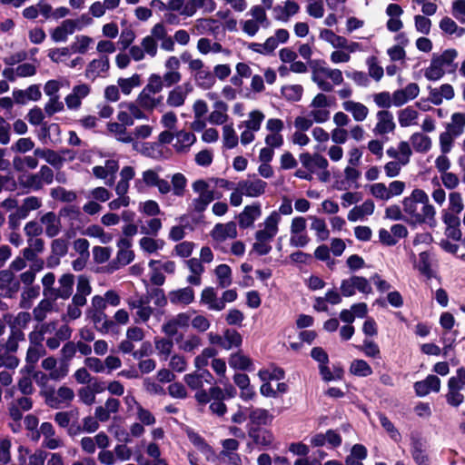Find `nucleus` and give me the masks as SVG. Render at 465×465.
Listing matches in <instances>:
<instances>
[{
  "label": "nucleus",
  "mask_w": 465,
  "mask_h": 465,
  "mask_svg": "<svg viewBox=\"0 0 465 465\" xmlns=\"http://www.w3.org/2000/svg\"><path fill=\"white\" fill-rule=\"evenodd\" d=\"M214 182L216 185L221 186L226 183V181L223 179H211L208 181L198 179L192 183V189L197 194V197L193 199L190 203V210L192 212L203 213L214 199L220 198V195L216 194L213 188L212 183Z\"/></svg>",
  "instance_id": "3"
},
{
  "label": "nucleus",
  "mask_w": 465,
  "mask_h": 465,
  "mask_svg": "<svg viewBox=\"0 0 465 465\" xmlns=\"http://www.w3.org/2000/svg\"><path fill=\"white\" fill-rule=\"evenodd\" d=\"M42 226L45 228V234L53 238L59 234L61 231L60 218L54 213L48 212L45 213L40 219Z\"/></svg>",
  "instance_id": "35"
},
{
  "label": "nucleus",
  "mask_w": 465,
  "mask_h": 465,
  "mask_svg": "<svg viewBox=\"0 0 465 465\" xmlns=\"http://www.w3.org/2000/svg\"><path fill=\"white\" fill-rule=\"evenodd\" d=\"M375 205L372 200H366L361 205L354 206L348 213V220L350 222H357L363 220L365 217L373 213Z\"/></svg>",
  "instance_id": "40"
},
{
  "label": "nucleus",
  "mask_w": 465,
  "mask_h": 465,
  "mask_svg": "<svg viewBox=\"0 0 465 465\" xmlns=\"http://www.w3.org/2000/svg\"><path fill=\"white\" fill-rule=\"evenodd\" d=\"M196 135L186 130H179L174 132V139L173 142V149L177 153H187L191 147L196 143Z\"/></svg>",
  "instance_id": "21"
},
{
  "label": "nucleus",
  "mask_w": 465,
  "mask_h": 465,
  "mask_svg": "<svg viewBox=\"0 0 465 465\" xmlns=\"http://www.w3.org/2000/svg\"><path fill=\"white\" fill-rule=\"evenodd\" d=\"M55 300L46 298L43 299L38 305L34 309L33 314L37 322H43L47 314L54 309V302Z\"/></svg>",
  "instance_id": "60"
},
{
  "label": "nucleus",
  "mask_w": 465,
  "mask_h": 465,
  "mask_svg": "<svg viewBox=\"0 0 465 465\" xmlns=\"http://www.w3.org/2000/svg\"><path fill=\"white\" fill-rule=\"evenodd\" d=\"M212 374L207 371L202 372H193L186 374L183 378L185 383L192 390H200L203 386V382L211 383Z\"/></svg>",
  "instance_id": "44"
},
{
  "label": "nucleus",
  "mask_w": 465,
  "mask_h": 465,
  "mask_svg": "<svg viewBox=\"0 0 465 465\" xmlns=\"http://www.w3.org/2000/svg\"><path fill=\"white\" fill-rule=\"evenodd\" d=\"M299 160L303 168L307 169L312 173H317L321 181L326 182L329 180V163L322 154L317 153H302L300 154Z\"/></svg>",
  "instance_id": "9"
},
{
  "label": "nucleus",
  "mask_w": 465,
  "mask_h": 465,
  "mask_svg": "<svg viewBox=\"0 0 465 465\" xmlns=\"http://www.w3.org/2000/svg\"><path fill=\"white\" fill-rule=\"evenodd\" d=\"M193 85L183 83L173 88L167 95L166 104L170 107H181L184 104L187 96L192 93Z\"/></svg>",
  "instance_id": "22"
},
{
  "label": "nucleus",
  "mask_w": 465,
  "mask_h": 465,
  "mask_svg": "<svg viewBox=\"0 0 465 465\" xmlns=\"http://www.w3.org/2000/svg\"><path fill=\"white\" fill-rule=\"evenodd\" d=\"M193 79L195 84L203 90L210 89L215 84V76L208 68L195 74Z\"/></svg>",
  "instance_id": "58"
},
{
  "label": "nucleus",
  "mask_w": 465,
  "mask_h": 465,
  "mask_svg": "<svg viewBox=\"0 0 465 465\" xmlns=\"http://www.w3.org/2000/svg\"><path fill=\"white\" fill-rule=\"evenodd\" d=\"M240 190L247 197H259L265 193L267 183L253 176L238 182Z\"/></svg>",
  "instance_id": "20"
},
{
  "label": "nucleus",
  "mask_w": 465,
  "mask_h": 465,
  "mask_svg": "<svg viewBox=\"0 0 465 465\" xmlns=\"http://www.w3.org/2000/svg\"><path fill=\"white\" fill-rule=\"evenodd\" d=\"M419 113L411 106L398 112V121L401 127H409L417 124Z\"/></svg>",
  "instance_id": "52"
},
{
  "label": "nucleus",
  "mask_w": 465,
  "mask_h": 465,
  "mask_svg": "<svg viewBox=\"0 0 465 465\" xmlns=\"http://www.w3.org/2000/svg\"><path fill=\"white\" fill-rule=\"evenodd\" d=\"M386 154L392 159L384 165V173L388 178L400 175L402 168L410 163L412 149L410 143L401 141L397 147L391 146L386 150Z\"/></svg>",
  "instance_id": "4"
},
{
  "label": "nucleus",
  "mask_w": 465,
  "mask_h": 465,
  "mask_svg": "<svg viewBox=\"0 0 465 465\" xmlns=\"http://www.w3.org/2000/svg\"><path fill=\"white\" fill-rule=\"evenodd\" d=\"M191 314L189 312H180L168 321L163 326L162 331L169 337H173L179 330H185L190 326Z\"/></svg>",
  "instance_id": "17"
},
{
  "label": "nucleus",
  "mask_w": 465,
  "mask_h": 465,
  "mask_svg": "<svg viewBox=\"0 0 465 465\" xmlns=\"http://www.w3.org/2000/svg\"><path fill=\"white\" fill-rule=\"evenodd\" d=\"M187 436L193 446L197 448V450L203 454L207 460H211L213 457L214 452L213 448L198 433L192 430H188Z\"/></svg>",
  "instance_id": "45"
},
{
  "label": "nucleus",
  "mask_w": 465,
  "mask_h": 465,
  "mask_svg": "<svg viewBox=\"0 0 465 465\" xmlns=\"http://www.w3.org/2000/svg\"><path fill=\"white\" fill-rule=\"evenodd\" d=\"M457 55L455 49H447L440 54H433L429 67L425 70V77L430 81L440 80L445 74L446 69L451 66Z\"/></svg>",
  "instance_id": "6"
},
{
  "label": "nucleus",
  "mask_w": 465,
  "mask_h": 465,
  "mask_svg": "<svg viewBox=\"0 0 465 465\" xmlns=\"http://www.w3.org/2000/svg\"><path fill=\"white\" fill-rule=\"evenodd\" d=\"M264 119V114L256 109L251 111L247 114V119L239 124L238 128L242 130L240 142L242 145H247L254 141L255 134L261 129Z\"/></svg>",
  "instance_id": "7"
},
{
  "label": "nucleus",
  "mask_w": 465,
  "mask_h": 465,
  "mask_svg": "<svg viewBox=\"0 0 465 465\" xmlns=\"http://www.w3.org/2000/svg\"><path fill=\"white\" fill-rule=\"evenodd\" d=\"M217 282L221 288H227L232 282V270L227 264H220L214 270Z\"/></svg>",
  "instance_id": "56"
},
{
  "label": "nucleus",
  "mask_w": 465,
  "mask_h": 465,
  "mask_svg": "<svg viewBox=\"0 0 465 465\" xmlns=\"http://www.w3.org/2000/svg\"><path fill=\"white\" fill-rule=\"evenodd\" d=\"M200 302L211 311L220 312L224 309V304L217 297V293L213 287H206L202 291Z\"/></svg>",
  "instance_id": "38"
},
{
  "label": "nucleus",
  "mask_w": 465,
  "mask_h": 465,
  "mask_svg": "<svg viewBox=\"0 0 465 465\" xmlns=\"http://www.w3.org/2000/svg\"><path fill=\"white\" fill-rule=\"evenodd\" d=\"M90 91V86L86 84L74 86L72 92L64 98L67 108L70 110L79 109L83 99L88 96Z\"/></svg>",
  "instance_id": "23"
},
{
  "label": "nucleus",
  "mask_w": 465,
  "mask_h": 465,
  "mask_svg": "<svg viewBox=\"0 0 465 465\" xmlns=\"http://www.w3.org/2000/svg\"><path fill=\"white\" fill-rule=\"evenodd\" d=\"M284 124L281 119L270 118L267 120L265 129L268 134L265 136L264 142L267 146L272 148H280L283 144V136L282 131Z\"/></svg>",
  "instance_id": "13"
},
{
  "label": "nucleus",
  "mask_w": 465,
  "mask_h": 465,
  "mask_svg": "<svg viewBox=\"0 0 465 465\" xmlns=\"http://www.w3.org/2000/svg\"><path fill=\"white\" fill-rule=\"evenodd\" d=\"M242 341L241 334L235 330H226L223 334V347L231 350L241 346Z\"/></svg>",
  "instance_id": "59"
},
{
  "label": "nucleus",
  "mask_w": 465,
  "mask_h": 465,
  "mask_svg": "<svg viewBox=\"0 0 465 465\" xmlns=\"http://www.w3.org/2000/svg\"><path fill=\"white\" fill-rule=\"evenodd\" d=\"M248 435L252 440L254 444L262 448H267L271 446L274 440L273 434L265 429L250 428L248 430Z\"/></svg>",
  "instance_id": "39"
},
{
  "label": "nucleus",
  "mask_w": 465,
  "mask_h": 465,
  "mask_svg": "<svg viewBox=\"0 0 465 465\" xmlns=\"http://www.w3.org/2000/svg\"><path fill=\"white\" fill-rule=\"evenodd\" d=\"M333 68L325 65H318L312 70V79L322 92H331L333 85L326 79Z\"/></svg>",
  "instance_id": "32"
},
{
  "label": "nucleus",
  "mask_w": 465,
  "mask_h": 465,
  "mask_svg": "<svg viewBox=\"0 0 465 465\" xmlns=\"http://www.w3.org/2000/svg\"><path fill=\"white\" fill-rule=\"evenodd\" d=\"M405 189V182L394 180L388 184H385L384 183H374L370 185L369 192L375 199L382 202H388L392 198L401 196Z\"/></svg>",
  "instance_id": "8"
},
{
  "label": "nucleus",
  "mask_w": 465,
  "mask_h": 465,
  "mask_svg": "<svg viewBox=\"0 0 465 465\" xmlns=\"http://www.w3.org/2000/svg\"><path fill=\"white\" fill-rule=\"evenodd\" d=\"M310 442L313 447H322L328 445L335 448L341 445V438L335 430H329L325 433H316L310 439Z\"/></svg>",
  "instance_id": "27"
},
{
  "label": "nucleus",
  "mask_w": 465,
  "mask_h": 465,
  "mask_svg": "<svg viewBox=\"0 0 465 465\" xmlns=\"http://www.w3.org/2000/svg\"><path fill=\"white\" fill-rule=\"evenodd\" d=\"M164 242L163 240L154 239L149 236H143L139 240V246L143 252L149 254L154 253L163 248Z\"/></svg>",
  "instance_id": "57"
},
{
  "label": "nucleus",
  "mask_w": 465,
  "mask_h": 465,
  "mask_svg": "<svg viewBox=\"0 0 465 465\" xmlns=\"http://www.w3.org/2000/svg\"><path fill=\"white\" fill-rule=\"evenodd\" d=\"M420 94V87L415 83L409 84L405 88L399 89L392 94V104L394 106H401L415 99Z\"/></svg>",
  "instance_id": "26"
},
{
  "label": "nucleus",
  "mask_w": 465,
  "mask_h": 465,
  "mask_svg": "<svg viewBox=\"0 0 465 465\" xmlns=\"http://www.w3.org/2000/svg\"><path fill=\"white\" fill-rule=\"evenodd\" d=\"M212 238L218 242L237 237V226L234 222L217 223L211 232Z\"/></svg>",
  "instance_id": "25"
},
{
  "label": "nucleus",
  "mask_w": 465,
  "mask_h": 465,
  "mask_svg": "<svg viewBox=\"0 0 465 465\" xmlns=\"http://www.w3.org/2000/svg\"><path fill=\"white\" fill-rule=\"evenodd\" d=\"M168 299L174 305L186 306L194 300V292L190 287L172 291L168 293Z\"/></svg>",
  "instance_id": "37"
},
{
  "label": "nucleus",
  "mask_w": 465,
  "mask_h": 465,
  "mask_svg": "<svg viewBox=\"0 0 465 465\" xmlns=\"http://www.w3.org/2000/svg\"><path fill=\"white\" fill-rule=\"evenodd\" d=\"M155 93H152L150 91H146V89H143L139 94L136 103L143 109L153 110L163 104V96H155Z\"/></svg>",
  "instance_id": "41"
},
{
  "label": "nucleus",
  "mask_w": 465,
  "mask_h": 465,
  "mask_svg": "<svg viewBox=\"0 0 465 465\" xmlns=\"http://www.w3.org/2000/svg\"><path fill=\"white\" fill-rule=\"evenodd\" d=\"M74 398V391L67 386H61L57 391L46 392V403L54 409H59L64 404L70 403Z\"/></svg>",
  "instance_id": "16"
},
{
  "label": "nucleus",
  "mask_w": 465,
  "mask_h": 465,
  "mask_svg": "<svg viewBox=\"0 0 465 465\" xmlns=\"http://www.w3.org/2000/svg\"><path fill=\"white\" fill-rule=\"evenodd\" d=\"M282 222L280 213L272 211L262 223L259 224L255 232V242L252 245V251L259 255H266L272 250L271 242L279 232V224Z\"/></svg>",
  "instance_id": "2"
},
{
  "label": "nucleus",
  "mask_w": 465,
  "mask_h": 465,
  "mask_svg": "<svg viewBox=\"0 0 465 465\" xmlns=\"http://www.w3.org/2000/svg\"><path fill=\"white\" fill-rule=\"evenodd\" d=\"M228 105L222 100H218L213 104V110L208 116V121L212 124L221 125L228 120Z\"/></svg>",
  "instance_id": "43"
},
{
  "label": "nucleus",
  "mask_w": 465,
  "mask_h": 465,
  "mask_svg": "<svg viewBox=\"0 0 465 465\" xmlns=\"http://www.w3.org/2000/svg\"><path fill=\"white\" fill-rule=\"evenodd\" d=\"M262 215L261 204L256 203L246 205L243 211L239 214V224L242 228L246 229L252 227L255 221Z\"/></svg>",
  "instance_id": "29"
},
{
  "label": "nucleus",
  "mask_w": 465,
  "mask_h": 465,
  "mask_svg": "<svg viewBox=\"0 0 465 465\" xmlns=\"http://www.w3.org/2000/svg\"><path fill=\"white\" fill-rule=\"evenodd\" d=\"M94 41L92 37L85 35H77L69 45L73 54H86L93 46Z\"/></svg>",
  "instance_id": "48"
},
{
  "label": "nucleus",
  "mask_w": 465,
  "mask_h": 465,
  "mask_svg": "<svg viewBox=\"0 0 465 465\" xmlns=\"http://www.w3.org/2000/svg\"><path fill=\"white\" fill-rule=\"evenodd\" d=\"M197 50L202 54H207L209 53H223L225 50L223 45L217 42H213L209 38H200L197 42Z\"/></svg>",
  "instance_id": "61"
},
{
  "label": "nucleus",
  "mask_w": 465,
  "mask_h": 465,
  "mask_svg": "<svg viewBox=\"0 0 465 465\" xmlns=\"http://www.w3.org/2000/svg\"><path fill=\"white\" fill-rule=\"evenodd\" d=\"M87 316L96 325L97 329L104 332H108L114 328V322L107 319L104 312L88 311Z\"/></svg>",
  "instance_id": "49"
},
{
  "label": "nucleus",
  "mask_w": 465,
  "mask_h": 465,
  "mask_svg": "<svg viewBox=\"0 0 465 465\" xmlns=\"http://www.w3.org/2000/svg\"><path fill=\"white\" fill-rule=\"evenodd\" d=\"M74 276L71 273L63 274L58 280V286L54 287L50 299H68L73 293Z\"/></svg>",
  "instance_id": "24"
},
{
  "label": "nucleus",
  "mask_w": 465,
  "mask_h": 465,
  "mask_svg": "<svg viewBox=\"0 0 465 465\" xmlns=\"http://www.w3.org/2000/svg\"><path fill=\"white\" fill-rule=\"evenodd\" d=\"M223 142L224 147L232 149L237 146L239 137L233 128L232 124H225L223 127Z\"/></svg>",
  "instance_id": "64"
},
{
  "label": "nucleus",
  "mask_w": 465,
  "mask_h": 465,
  "mask_svg": "<svg viewBox=\"0 0 465 465\" xmlns=\"http://www.w3.org/2000/svg\"><path fill=\"white\" fill-rule=\"evenodd\" d=\"M120 179L115 184L114 191L117 196H128L130 181L135 177V169L131 165L124 166L119 173Z\"/></svg>",
  "instance_id": "30"
},
{
  "label": "nucleus",
  "mask_w": 465,
  "mask_h": 465,
  "mask_svg": "<svg viewBox=\"0 0 465 465\" xmlns=\"http://www.w3.org/2000/svg\"><path fill=\"white\" fill-rule=\"evenodd\" d=\"M405 221L411 224L427 223L433 226L436 223V210L430 203L428 194L422 190L416 188L411 194L404 197L402 202Z\"/></svg>",
  "instance_id": "1"
},
{
  "label": "nucleus",
  "mask_w": 465,
  "mask_h": 465,
  "mask_svg": "<svg viewBox=\"0 0 465 465\" xmlns=\"http://www.w3.org/2000/svg\"><path fill=\"white\" fill-rule=\"evenodd\" d=\"M410 145L414 149L416 153H426L432 146L431 139L424 134L423 133H414L410 137Z\"/></svg>",
  "instance_id": "42"
},
{
  "label": "nucleus",
  "mask_w": 465,
  "mask_h": 465,
  "mask_svg": "<svg viewBox=\"0 0 465 465\" xmlns=\"http://www.w3.org/2000/svg\"><path fill=\"white\" fill-rule=\"evenodd\" d=\"M343 110L351 114L356 122H363L369 114L368 107L362 103L354 100H345L341 103Z\"/></svg>",
  "instance_id": "33"
},
{
  "label": "nucleus",
  "mask_w": 465,
  "mask_h": 465,
  "mask_svg": "<svg viewBox=\"0 0 465 465\" xmlns=\"http://www.w3.org/2000/svg\"><path fill=\"white\" fill-rule=\"evenodd\" d=\"M128 308L133 312L135 323H145L153 315L154 310L150 305L149 298L145 295H134L126 300Z\"/></svg>",
  "instance_id": "10"
},
{
  "label": "nucleus",
  "mask_w": 465,
  "mask_h": 465,
  "mask_svg": "<svg viewBox=\"0 0 465 465\" xmlns=\"http://www.w3.org/2000/svg\"><path fill=\"white\" fill-rule=\"evenodd\" d=\"M57 361L54 357H48L43 360L41 366L45 371H49V378L54 381L64 379L68 373V367L66 364H62L56 367Z\"/></svg>",
  "instance_id": "36"
},
{
  "label": "nucleus",
  "mask_w": 465,
  "mask_h": 465,
  "mask_svg": "<svg viewBox=\"0 0 465 465\" xmlns=\"http://www.w3.org/2000/svg\"><path fill=\"white\" fill-rule=\"evenodd\" d=\"M35 156H38L45 160L49 164L54 168H60L63 165L64 159L54 151L45 149H36L34 153Z\"/></svg>",
  "instance_id": "62"
},
{
  "label": "nucleus",
  "mask_w": 465,
  "mask_h": 465,
  "mask_svg": "<svg viewBox=\"0 0 465 465\" xmlns=\"http://www.w3.org/2000/svg\"><path fill=\"white\" fill-rule=\"evenodd\" d=\"M178 348L185 352H193L202 346V338L196 334H189L180 341L176 340Z\"/></svg>",
  "instance_id": "55"
},
{
  "label": "nucleus",
  "mask_w": 465,
  "mask_h": 465,
  "mask_svg": "<svg viewBox=\"0 0 465 465\" xmlns=\"http://www.w3.org/2000/svg\"><path fill=\"white\" fill-rule=\"evenodd\" d=\"M222 450L219 453L220 460L227 465H242V458L237 453L240 443L235 439H225L221 441Z\"/></svg>",
  "instance_id": "14"
},
{
  "label": "nucleus",
  "mask_w": 465,
  "mask_h": 465,
  "mask_svg": "<svg viewBox=\"0 0 465 465\" xmlns=\"http://www.w3.org/2000/svg\"><path fill=\"white\" fill-rule=\"evenodd\" d=\"M40 436L43 437V447L48 450H54L64 446V439L56 433L54 427L50 422H43L40 425L35 439H39Z\"/></svg>",
  "instance_id": "12"
},
{
  "label": "nucleus",
  "mask_w": 465,
  "mask_h": 465,
  "mask_svg": "<svg viewBox=\"0 0 465 465\" xmlns=\"http://www.w3.org/2000/svg\"><path fill=\"white\" fill-rule=\"evenodd\" d=\"M109 66V58L106 55L94 59L88 64L85 69V76L93 80L99 76H104V74L107 73Z\"/></svg>",
  "instance_id": "31"
},
{
  "label": "nucleus",
  "mask_w": 465,
  "mask_h": 465,
  "mask_svg": "<svg viewBox=\"0 0 465 465\" xmlns=\"http://www.w3.org/2000/svg\"><path fill=\"white\" fill-rule=\"evenodd\" d=\"M341 291L342 295L346 297L354 295L356 291L364 294H369L371 292V286L366 278L352 276L341 282Z\"/></svg>",
  "instance_id": "15"
},
{
  "label": "nucleus",
  "mask_w": 465,
  "mask_h": 465,
  "mask_svg": "<svg viewBox=\"0 0 465 465\" xmlns=\"http://www.w3.org/2000/svg\"><path fill=\"white\" fill-rule=\"evenodd\" d=\"M107 127L108 131L114 134L118 141L125 143H129L133 141L131 134L126 131L125 125L119 123H109Z\"/></svg>",
  "instance_id": "63"
},
{
  "label": "nucleus",
  "mask_w": 465,
  "mask_h": 465,
  "mask_svg": "<svg viewBox=\"0 0 465 465\" xmlns=\"http://www.w3.org/2000/svg\"><path fill=\"white\" fill-rule=\"evenodd\" d=\"M83 27L80 19H65L50 32V37L54 43H65L70 35Z\"/></svg>",
  "instance_id": "11"
},
{
  "label": "nucleus",
  "mask_w": 465,
  "mask_h": 465,
  "mask_svg": "<svg viewBox=\"0 0 465 465\" xmlns=\"http://www.w3.org/2000/svg\"><path fill=\"white\" fill-rule=\"evenodd\" d=\"M228 362L229 366L234 370L249 371L252 366V360L242 351L232 353Z\"/></svg>",
  "instance_id": "51"
},
{
  "label": "nucleus",
  "mask_w": 465,
  "mask_h": 465,
  "mask_svg": "<svg viewBox=\"0 0 465 465\" xmlns=\"http://www.w3.org/2000/svg\"><path fill=\"white\" fill-rule=\"evenodd\" d=\"M376 117L377 124L373 129L375 134L384 135L394 131L396 125L391 112L386 110L379 111Z\"/></svg>",
  "instance_id": "28"
},
{
  "label": "nucleus",
  "mask_w": 465,
  "mask_h": 465,
  "mask_svg": "<svg viewBox=\"0 0 465 465\" xmlns=\"http://www.w3.org/2000/svg\"><path fill=\"white\" fill-rule=\"evenodd\" d=\"M157 169H147L142 172L141 176L134 179V190L137 193H144L150 187H156L160 193L167 194L171 191V185L168 181L162 179L159 176V171Z\"/></svg>",
  "instance_id": "5"
},
{
  "label": "nucleus",
  "mask_w": 465,
  "mask_h": 465,
  "mask_svg": "<svg viewBox=\"0 0 465 465\" xmlns=\"http://www.w3.org/2000/svg\"><path fill=\"white\" fill-rule=\"evenodd\" d=\"M195 398L200 403H207L213 401H221L224 399V393L219 387H212L209 391H198L195 394Z\"/></svg>",
  "instance_id": "54"
},
{
  "label": "nucleus",
  "mask_w": 465,
  "mask_h": 465,
  "mask_svg": "<svg viewBox=\"0 0 465 465\" xmlns=\"http://www.w3.org/2000/svg\"><path fill=\"white\" fill-rule=\"evenodd\" d=\"M185 263L192 273L188 276L187 282L190 284L199 286L202 282L201 275L204 272L202 262L196 258H192L187 260Z\"/></svg>",
  "instance_id": "47"
},
{
  "label": "nucleus",
  "mask_w": 465,
  "mask_h": 465,
  "mask_svg": "<svg viewBox=\"0 0 465 465\" xmlns=\"http://www.w3.org/2000/svg\"><path fill=\"white\" fill-rule=\"evenodd\" d=\"M411 452L417 465H430V459L426 453L425 444L420 440H412Z\"/></svg>",
  "instance_id": "46"
},
{
  "label": "nucleus",
  "mask_w": 465,
  "mask_h": 465,
  "mask_svg": "<svg viewBox=\"0 0 465 465\" xmlns=\"http://www.w3.org/2000/svg\"><path fill=\"white\" fill-rule=\"evenodd\" d=\"M119 169L118 161L108 159L104 162V165H97L93 168V174L104 181L108 186H112L115 182V173Z\"/></svg>",
  "instance_id": "18"
},
{
  "label": "nucleus",
  "mask_w": 465,
  "mask_h": 465,
  "mask_svg": "<svg viewBox=\"0 0 465 465\" xmlns=\"http://www.w3.org/2000/svg\"><path fill=\"white\" fill-rule=\"evenodd\" d=\"M84 234L89 237L97 238L103 244L110 243L114 239L113 233L105 232L101 226L96 224L87 227L84 231Z\"/></svg>",
  "instance_id": "53"
},
{
  "label": "nucleus",
  "mask_w": 465,
  "mask_h": 465,
  "mask_svg": "<svg viewBox=\"0 0 465 465\" xmlns=\"http://www.w3.org/2000/svg\"><path fill=\"white\" fill-rule=\"evenodd\" d=\"M300 5L293 0H286L272 8V17L276 21L287 23L300 12Z\"/></svg>",
  "instance_id": "19"
},
{
  "label": "nucleus",
  "mask_w": 465,
  "mask_h": 465,
  "mask_svg": "<svg viewBox=\"0 0 465 465\" xmlns=\"http://www.w3.org/2000/svg\"><path fill=\"white\" fill-rule=\"evenodd\" d=\"M142 77L139 74H134L130 77H120L117 80V84L124 95H129L134 88L142 85Z\"/></svg>",
  "instance_id": "50"
},
{
  "label": "nucleus",
  "mask_w": 465,
  "mask_h": 465,
  "mask_svg": "<svg viewBox=\"0 0 465 465\" xmlns=\"http://www.w3.org/2000/svg\"><path fill=\"white\" fill-rule=\"evenodd\" d=\"M414 389L418 396L423 397L430 391L439 392L440 390V380L435 375H429L425 380L417 381Z\"/></svg>",
  "instance_id": "34"
}]
</instances>
